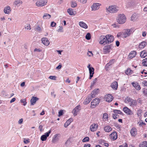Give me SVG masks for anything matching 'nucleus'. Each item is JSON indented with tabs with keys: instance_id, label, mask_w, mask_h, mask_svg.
Returning a JSON list of instances; mask_svg holds the SVG:
<instances>
[{
	"instance_id": "nucleus-1",
	"label": "nucleus",
	"mask_w": 147,
	"mask_h": 147,
	"mask_svg": "<svg viewBox=\"0 0 147 147\" xmlns=\"http://www.w3.org/2000/svg\"><path fill=\"white\" fill-rule=\"evenodd\" d=\"M132 29H125L123 32H119L117 34V36L118 37H121L126 38L130 36L131 34L132 33Z\"/></svg>"
},
{
	"instance_id": "nucleus-2",
	"label": "nucleus",
	"mask_w": 147,
	"mask_h": 147,
	"mask_svg": "<svg viewBox=\"0 0 147 147\" xmlns=\"http://www.w3.org/2000/svg\"><path fill=\"white\" fill-rule=\"evenodd\" d=\"M126 19V17L124 14H119L117 17L116 20L119 24H123L125 22Z\"/></svg>"
},
{
	"instance_id": "nucleus-3",
	"label": "nucleus",
	"mask_w": 147,
	"mask_h": 147,
	"mask_svg": "<svg viewBox=\"0 0 147 147\" xmlns=\"http://www.w3.org/2000/svg\"><path fill=\"white\" fill-rule=\"evenodd\" d=\"M106 10L107 11H108L111 13H115L119 10L118 7L115 5H112L109 6L108 7H106Z\"/></svg>"
},
{
	"instance_id": "nucleus-4",
	"label": "nucleus",
	"mask_w": 147,
	"mask_h": 147,
	"mask_svg": "<svg viewBox=\"0 0 147 147\" xmlns=\"http://www.w3.org/2000/svg\"><path fill=\"white\" fill-rule=\"evenodd\" d=\"M34 2H36V5L38 7H42L46 5L47 2V0H33Z\"/></svg>"
},
{
	"instance_id": "nucleus-5",
	"label": "nucleus",
	"mask_w": 147,
	"mask_h": 147,
	"mask_svg": "<svg viewBox=\"0 0 147 147\" xmlns=\"http://www.w3.org/2000/svg\"><path fill=\"white\" fill-rule=\"evenodd\" d=\"M106 36L101 35L99 38V43L100 44L105 45L107 44Z\"/></svg>"
},
{
	"instance_id": "nucleus-6",
	"label": "nucleus",
	"mask_w": 147,
	"mask_h": 147,
	"mask_svg": "<svg viewBox=\"0 0 147 147\" xmlns=\"http://www.w3.org/2000/svg\"><path fill=\"white\" fill-rule=\"evenodd\" d=\"M100 99L98 98H95L91 102L90 107L92 108H95L100 102Z\"/></svg>"
},
{
	"instance_id": "nucleus-7",
	"label": "nucleus",
	"mask_w": 147,
	"mask_h": 147,
	"mask_svg": "<svg viewBox=\"0 0 147 147\" xmlns=\"http://www.w3.org/2000/svg\"><path fill=\"white\" fill-rule=\"evenodd\" d=\"M107 39V44H108L112 42L114 40L113 36L111 34H107L106 35Z\"/></svg>"
},
{
	"instance_id": "nucleus-8",
	"label": "nucleus",
	"mask_w": 147,
	"mask_h": 147,
	"mask_svg": "<svg viewBox=\"0 0 147 147\" xmlns=\"http://www.w3.org/2000/svg\"><path fill=\"white\" fill-rule=\"evenodd\" d=\"M111 49V45H107L103 48V53L104 54L109 53Z\"/></svg>"
},
{
	"instance_id": "nucleus-9",
	"label": "nucleus",
	"mask_w": 147,
	"mask_h": 147,
	"mask_svg": "<svg viewBox=\"0 0 147 147\" xmlns=\"http://www.w3.org/2000/svg\"><path fill=\"white\" fill-rule=\"evenodd\" d=\"M101 4L99 3H93V5L91 6L92 11H96L98 10L99 8V6L101 5Z\"/></svg>"
},
{
	"instance_id": "nucleus-10",
	"label": "nucleus",
	"mask_w": 147,
	"mask_h": 147,
	"mask_svg": "<svg viewBox=\"0 0 147 147\" xmlns=\"http://www.w3.org/2000/svg\"><path fill=\"white\" fill-rule=\"evenodd\" d=\"M80 105H78L72 111V113L73 114L74 116H75L77 115V113L80 110Z\"/></svg>"
},
{
	"instance_id": "nucleus-11",
	"label": "nucleus",
	"mask_w": 147,
	"mask_h": 147,
	"mask_svg": "<svg viewBox=\"0 0 147 147\" xmlns=\"http://www.w3.org/2000/svg\"><path fill=\"white\" fill-rule=\"evenodd\" d=\"M123 110L125 113L128 115H130L133 114V112L131 110L127 107H124L123 108Z\"/></svg>"
},
{
	"instance_id": "nucleus-12",
	"label": "nucleus",
	"mask_w": 147,
	"mask_h": 147,
	"mask_svg": "<svg viewBox=\"0 0 147 147\" xmlns=\"http://www.w3.org/2000/svg\"><path fill=\"white\" fill-rule=\"evenodd\" d=\"M104 98L106 101L108 102H111L113 99V97L111 94L105 95Z\"/></svg>"
},
{
	"instance_id": "nucleus-13",
	"label": "nucleus",
	"mask_w": 147,
	"mask_h": 147,
	"mask_svg": "<svg viewBox=\"0 0 147 147\" xmlns=\"http://www.w3.org/2000/svg\"><path fill=\"white\" fill-rule=\"evenodd\" d=\"M98 127L97 124L94 123L91 125L90 127V129L91 131L93 132L96 130Z\"/></svg>"
},
{
	"instance_id": "nucleus-14",
	"label": "nucleus",
	"mask_w": 147,
	"mask_h": 147,
	"mask_svg": "<svg viewBox=\"0 0 147 147\" xmlns=\"http://www.w3.org/2000/svg\"><path fill=\"white\" fill-rule=\"evenodd\" d=\"M42 43L45 45L47 46L49 45L50 42L47 38H43L41 39Z\"/></svg>"
},
{
	"instance_id": "nucleus-15",
	"label": "nucleus",
	"mask_w": 147,
	"mask_h": 147,
	"mask_svg": "<svg viewBox=\"0 0 147 147\" xmlns=\"http://www.w3.org/2000/svg\"><path fill=\"white\" fill-rule=\"evenodd\" d=\"M130 132L132 136H135L137 134V129L135 127H133L131 129Z\"/></svg>"
},
{
	"instance_id": "nucleus-16",
	"label": "nucleus",
	"mask_w": 147,
	"mask_h": 147,
	"mask_svg": "<svg viewBox=\"0 0 147 147\" xmlns=\"http://www.w3.org/2000/svg\"><path fill=\"white\" fill-rule=\"evenodd\" d=\"M110 138L113 140H116L117 138V135L116 131H114L110 135Z\"/></svg>"
},
{
	"instance_id": "nucleus-17",
	"label": "nucleus",
	"mask_w": 147,
	"mask_h": 147,
	"mask_svg": "<svg viewBox=\"0 0 147 147\" xmlns=\"http://www.w3.org/2000/svg\"><path fill=\"white\" fill-rule=\"evenodd\" d=\"M23 3L22 1L21 0H16L13 2V5L15 7H19Z\"/></svg>"
},
{
	"instance_id": "nucleus-18",
	"label": "nucleus",
	"mask_w": 147,
	"mask_h": 147,
	"mask_svg": "<svg viewBox=\"0 0 147 147\" xmlns=\"http://www.w3.org/2000/svg\"><path fill=\"white\" fill-rule=\"evenodd\" d=\"M111 86L114 90H117L118 87L117 82L116 81H114L111 84Z\"/></svg>"
},
{
	"instance_id": "nucleus-19",
	"label": "nucleus",
	"mask_w": 147,
	"mask_h": 147,
	"mask_svg": "<svg viewBox=\"0 0 147 147\" xmlns=\"http://www.w3.org/2000/svg\"><path fill=\"white\" fill-rule=\"evenodd\" d=\"M38 98L36 97L32 96V98L30 100L31 105H34L36 101L38 100Z\"/></svg>"
},
{
	"instance_id": "nucleus-20",
	"label": "nucleus",
	"mask_w": 147,
	"mask_h": 147,
	"mask_svg": "<svg viewBox=\"0 0 147 147\" xmlns=\"http://www.w3.org/2000/svg\"><path fill=\"white\" fill-rule=\"evenodd\" d=\"M3 11L4 13L5 14H9L11 11L10 7L9 6H7L4 8Z\"/></svg>"
},
{
	"instance_id": "nucleus-21",
	"label": "nucleus",
	"mask_w": 147,
	"mask_h": 147,
	"mask_svg": "<svg viewBox=\"0 0 147 147\" xmlns=\"http://www.w3.org/2000/svg\"><path fill=\"white\" fill-rule=\"evenodd\" d=\"M131 84L136 90H139L140 89L141 87L140 86L137 82L135 83L132 82Z\"/></svg>"
},
{
	"instance_id": "nucleus-22",
	"label": "nucleus",
	"mask_w": 147,
	"mask_h": 147,
	"mask_svg": "<svg viewBox=\"0 0 147 147\" xmlns=\"http://www.w3.org/2000/svg\"><path fill=\"white\" fill-rule=\"evenodd\" d=\"M99 90L98 89H94L91 93V96L92 98H94L96 95L99 92Z\"/></svg>"
},
{
	"instance_id": "nucleus-23",
	"label": "nucleus",
	"mask_w": 147,
	"mask_h": 147,
	"mask_svg": "<svg viewBox=\"0 0 147 147\" xmlns=\"http://www.w3.org/2000/svg\"><path fill=\"white\" fill-rule=\"evenodd\" d=\"M91 95L88 96L84 101V104L86 105L88 104L92 100V98Z\"/></svg>"
},
{
	"instance_id": "nucleus-24",
	"label": "nucleus",
	"mask_w": 147,
	"mask_h": 147,
	"mask_svg": "<svg viewBox=\"0 0 147 147\" xmlns=\"http://www.w3.org/2000/svg\"><path fill=\"white\" fill-rule=\"evenodd\" d=\"M59 134H55L52 140V142L53 143H55L56 141H57L59 140Z\"/></svg>"
},
{
	"instance_id": "nucleus-25",
	"label": "nucleus",
	"mask_w": 147,
	"mask_h": 147,
	"mask_svg": "<svg viewBox=\"0 0 147 147\" xmlns=\"http://www.w3.org/2000/svg\"><path fill=\"white\" fill-rule=\"evenodd\" d=\"M67 11L69 14L71 16L74 15L76 13V12L75 11H74L73 9L71 8L68 9H67Z\"/></svg>"
},
{
	"instance_id": "nucleus-26",
	"label": "nucleus",
	"mask_w": 147,
	"mask_h": 147,
	"mask_svg": "<svg viewBox=\"0 0 147 147\" xmlns=\"http://www.w3.org/2000/svg\"><path fill=\"white\" fill-rule=\"evenodd\" d=\"M138 16L137 14L134 13L131 17V20L133 21H135L138 19Z\"/></svg>"
},
{
	"instance_id": "nucleus-27",
	"label": "nucleus",
	"mask_w": 147,
	"mask_h": 147,
	"mask_svg": "<svg viewBox=\"0 0 147 147\" xmlns=\"http://www.w3.org/2000/svg\"><path fill=\"white\" fill-rule=\"evenodd\" d=\"M137 104L138 103L137 101L133 99L129 105L130 106L134 107V106H136Z\"/></svg>"
},
{
	"instance_id": "nucleus-28",
	"label": "nucleus",
	"mask_w": 147,
	"mask_h": 147,
	"mask_svg": "<svg viewBox=\"0 0 147 147\" xmlns=\"http://www.w3.org/2000/svg\"><path fill=\"white\" fill-rule=\"evenodd\" d=\"M79 24L80 26L82 28L86 29L88 27L87 25L82 22H79Z\"/></svg>"
},
{
	"instance_id": "nucleus-29",
	"label": "nucleus",
	"mask_w": 147,
	"mask_h": 147,
	"mask_svg": "<svg viewBox=\"0 0 147 147\" xmlns=\"http://www.w3.org/2000/svg\"><path fill=\"white\" fill-rule=\"evenodd\" d=\"M89 70L90 74V76L89 78L90 79H91L93 77V75L94 73V69L93 67H92V68H89Z\"/></svg>"
},
{
	"instance_id": "nucleus-30",
	"label": "nucleus",
	"mask_w": 147,
	"mask_h": 147,
	"mask_svg": "<svg viewBox=\"0 0 147 147\" xmlns=\"http://www.w3.org/2000/svg\"><path fill=\"white\" fill-rule=\"evenodd\" d=\"M73 119L72 118H70L64 124V126L67 127V126L73 121Z\"/></svg>"
},
{
	"instance_id": "nucleus-31",
	"label": "nucleus",
	"mask_w": 147,
	"mask_h": 147,
	"mask_svg": "<svg viewBox=\"0 0 147 147\" xmlns=\"http://www.w3.org/2000/svg\"><path fill=\"white\" fill-rule=\"evenodd\" d=\"M136 53V52L135 51H131L128 55V57L130 59L132 58L135 57Z\"/></svg>"
},
{
	"instance_id": "nucleus-32",
	"label": "nucleus",
	"mask_w": 147,
	"mask_h": 147,
	"mask_svg": "<svg viewBox=\"0 0 147 147\" xmlns=\"http://www.w3.org/2000/svg\"><path fill=\"white\" fill-rule=\"evenodd\" d=\"M132 99V98L129 97H127L125 99L124 102L125 103H129V105Z\"/></svg>"
},
{
	"instance_id": "nucleus-33",
	"label": "nucleus",
	"mask_w": 147,
	"mask_h": 147,
	"mask_svg": "<svg viewBox=\"0 0 147 147\" xmlns=\"http://www.w3.org/2000/svg\"><path fill=\"white\" fill-rule=\"evenodd\" d=\"M146 42L143 41L140 43L139 46V47L140 48L143 49L146 46Z\"/></svg>"
},
{
	"instance_id": "nucleus-34",
	"label": "nucleus",
	"mask_w": 147,
	"mask_h": 147,
	"mask_svg": "<svg viewBox=\"0 0 147 147\" xmlns=\"http://www.w3.org/2000/svg\"><path fill=\"white\" fill-rule=\"evenodd\" d=\"M111 128L109 125L105 126L104 127V130L106 132H109L111 131Z\"/></svg>"
},
{
	"instance_id": "nucleus-35",
	"label": "nucleus",
	"mask_w": 147,
	"mask_h": 147,
	"mask_svg": "<svg viewBox=\"0 0 147 147\" xmlns=\"http://www.w3.org/2000/svg\"><path fill=\"white\" fill-rule=\"evenodd\" d=\"M147 55L146 52L145 51H142L141 52L140 56L142 58H144Z\"/></svg>"
},
{
	"instance_id": "nucleus-36",
	"label": "nucleus",
	"mask_w": 147,
	"mask_h": 147,
	"mask_svg": "<svg viewBox=\"0 0 147 147\" xmlns=\"http://www.w3.org/2000/svg\"><path fill=\"white\" fill-rule=\"evenodd\" d=\"M71 6L72 7H75L77 5V4L76 1L74 0L71 1Z\"/></svg>"
},
{
	"instance_id": "nucleus-37",
	"label": "nucleus",
	"mask_w": 147,
	"mask_h": 147,
	"mask_svg": "<svg viewBox=\"0 0 147 147\" xmlns=\"http://www.w3.org/2000/svg\"><path fill=\"white\" fill-rule=\"evenodd\" d=\"M51 18V15L48 13H45L43 16L44 19H49Z\"/></svg>"
},
{
	"instance_id": "nucleus-38",
	"label": "nucleus",
	"mask_w": 147,
	"mask_h": 147,
	"mask_svg": "<svg viewBox=\"0 0 147 147\" xmlns=\"http://www.w3.org/2000/svg\"><path fill=\"white\" fill-rule=\"evenodd\" d=\"M139 147H147V142L144 141L142 144H140Z\"/></svg>"
},
{
	"instance_id": "nucleus-39",
	"label": "nucleus",
	"mask_w": 147,
	"mask_h": 147,
	"mask_svg": "<svg viewBox=\"0 0 147 147\" xmlns=\"http://www.w3.org/2000/svg\"><path fill=\"white\" fill-rule=\"evenodd\" d=\"M114 60L112 59L107 64L106 66L105 67H108L109 66L113 64L114 62Z\"/></svg>"
},
{
	"instance_id": "nucleus-40",
	"label": "nucleus",
	"mask_w": 147,
	"mask_h": 147,
	"mask_svg": "<svg viewBox=\"0 0 147 147\" xmlns=\"http://www.w3.org/2000/svg\"><path fill=\"white\" fill-rule=\"evenodd\" d=\"M142 64L143 66H147V58H146L142 60Z\"/></svg>"
},
{
	"instance_id": "nucleus-41",
	"label": "nucleus",
	"mask_w": 147,
	"mask_h": 147,
	"mask_svg": "<svg viewBox=\"0 0 147 147\" xmlns=\"http://www.w3.org/2000/svg\"><path fill=\"white\" fill-rule=\"evenodd\" d=\"M91 37V34L89 33H87L85 36L86 39L88 40L90 39Z\"/></svg>"
},
{
	"instance_id": "nucleus-42",
	"label": "nucleus",
	"mask_w": 147,
	"mask_h": 147,
	"mask_svg": "<svg viewBox=\"0 0 147 147\" xmlns=\"http://www.w3.org/2000/svg\"><path fill=\"white\" fill-rule=\"evenodd\" d=\"M97 80V78H95L93 81L92 83H91V85L90 86V88H92L93 86H94V85L95 84V83L96 82Z\"/></svg>"
},
{
	"instance_id": "nucleus-43",
	"label": "nucleus",
	"mask_w": 147,
	"mask_h": 147,
	"mask_svg": "<svg viewBox=\"0 0 147 147\" xmlns=\"http://www.w3.org/2000/svg\"><path fill=\"white\" fill-rule=\"evenodd\" d=\"M47 139V137L45 136V135H42L40 138V139L42 141L46 140Z\"/></svg>"
},
{
	"instance_id": "nucleus-44",
	"label": "nucleus",
	"mask_w": 147,
	"mask_h": 147,
	"mask_svg": "<svg viewBox=\"0 0 147 147\" xmlns=\"http://www.w3.org/2000/svg\"><path fill=\"white\" fill-rule=\"evenodd\" d=\"M113 112L115 113H117L118 114H121L122 113V112L121 111L117 110H114Z\"/></svg>"
},
{
	"instance_id": "nucleus-45",
	"label": "nucleus",
	"mask_w": 147,
	"mask_h": 147,
	"mask_svg": "<svg viewBox=\"0 0 147 147\" xmlns=\"http://www.w3.org/2000/svg\"><path fill=\"white\" fill-rule=\"evenodd\" d=\"M89 140V138L88 137H86L84 138L82 140V141L83 142H88Z\"/></svg>"
},
{
	"instance_id": "nucleus-46",
	"label": "nucleus",
	"mask_w": 147,
	"mask_h": 147,
	"mask_svg": "<svg viewBox=\"0 0 147 147\" xmlns=\"http://www.w3.org/2000/svg\"><path fill=\"white\" fill-rule=\"evenodd\" d=\"M25 28L26 29L30 30L31 29L30 26V24H27L26 25L25 27Z\"/></svg>"
},
{
	"instance_id": "nucleus-47",
	"label": "nucleus",
	"mask_w": 147,
	"mask_h": 147,
	"mask_svg": "<svg viewBox=\"0 0 147 147\" xmlns=\"http://www.w3.org/2000/svg\"><path fill=\"white\" fill-rule=\"evenodd\" d=\"M20 102H21V103H23V105H24L25 106L26 105L27 102H26V99H21L20 100Z\"/></svg>"
},
{
	"instance_id": "nucleus-48",
	"label": "nucleus",
	"mask_w": 147,
	"mask_h": 147,
	"mask_svg": "<svg viewBox=\"0 0 147 147\" xmlns=\"http://www.w3.org/2000/svg\"><path fill=\"white\" fill-rule=\"evenodd\" d=\"M59 28L57 30V31L58 32H63V28L62 27L59 26Z\"/></svg>"
},
{
	"instance_id": "nucleus-49",
	"label": "nucleus",
	"mask_w": 147,
	"mask_h": 147,
	"mask_svg": "<svg viewBox=\"0 0 147 147\" xmlns=\"http://www.w3.org/2000/svg\"><path fill=\"white\" fill-rule=\"evenodd\" d=\"M142 111L141 109L138 110L137 112V114L138 116H140L142 113Z\"/></svg>"
},
{
	"instance_id": "nucleus-50",
	"label": "nucleus",
	"mask_w": 147,
	"mask_h": 147,
	"mask_svg": "<svg viewBox=\"0 0 147 147\" xmlns=\"http://www.w3.org/2000/svg\"><path fill=\"white\" fill-rule=\"evenodd\" d=\"M131 70L130 69L128 68L127 69V71H125V73L126 74L128 75L131 73Z\"/></svg>"
},
{
	"instance_id": "nucleus-51",
	"label": "nucleus",
	"mask_w": 147,
	"mask_h": 147,
	"mask_svg": "<svg viewBox=\"0 0 147 147\" xmlns=\"http://www.w3.org/2000/svg\"><path fill=\"white\" fill-rule=\"evenodd\" d=\"M35 30L37 31H42V29L40 27L38 26L36 28Z\"/></svg>"
},
{
	"instance_id": "nucleus-52",
	"label": "nucleus",
	"mask_w": 147,
	"mask_h": 147,
	"mask_svg": "<svg viewBox=\"0 0 147 147\" xmlns=\"http://www.w3.org/2000/svg\"><path fill=\"white\" fill-rule=\"evenodd\" d=\"M103 118L104 119H107V118H108V114L106 113H104L103 115Z\"/></svg>"
},
{
	"instance_id": "nucleus-53",
	"label": "nucleus",
	"mask_w": 147,
	"mask_h": 147,
	"mask_svg": "<svg viewBox=\"0 0 147 147\" xmlns=\"http://www.w3.org/2000/svg\"><path fill=\"white\" fill-rule=\"evenodd\" d=\"M49 78L51 80H55L56 79V77L55 76H50L49 77Z\"/></svg>"
},
{
	"instance_id": "nucleus-54",
	"label": "nucleus",
	"mask_w": 147,
	"mask_h": 147,
	"mask_svg": "<svg viewBox=\"0 0 147 147\" xmlns=\"http://www.w3.org/2000/svg\"><path fill=\"white\" fill-rule=\"evenodd\" d=\"M24 142L25 144L28 143L30 142L29 139H28L27 140H26L25 139H24Z\"/></svg>"
},
{
	"instance_id": "nucleus-55",
	"label": "nucleus",
	"mask_w": 147,
	"mask_h": 147,
	"mask_svg": "<svg viewBox=\"0 0 147 147\" xmlns=\"http://www.w3.org/2000/svg\"><path fill=\"white\" fill-rule=\"evenodd\" d=\"M51 133V130H49L47 132L45 133V136L47 137L49 136V134Z\"/></svg>"
},
{
	"instance_id": "nucleus-56",
	"label": "nucleus",
	"mask_w": 147,
	"mask_h": 147,
	"mask_svg": "<svg viewBox=\"0 0 147 147\" xmlns=\"http://www.w3.org/2000/svg\"><path fill=\"white\" fill-rule=\"evenodd\" d=\"M56 25V23L53 22H51V26L52 27H54Z\"/></svg>"
},
{
	"instance_id": "nucleus-57",
	"label": "nucleus",
	"mask_w": 147,
	"mask_h": 147,
	"mask_svg": "<svg viewBox=\"0 0 147 147\" xmlns=\"http://www.w3.org/2000/svg\"><path fill=\"white\" fill-rule=\"evenodd\" d=\"M138 124H139V126H141L143 124H144L142 122V121H141L138 123Z\"/></svg>"
},
{
	"instance_id": "nucleus-58",
	"label": "nucleus",
	"mask_w": 147,
	"mask_h": 147,
	"mask_svg": "<svg viewBox=\"0 0 147 147\" xmlns=\"http://www.w3.org/2000/svg\"><path fill=\"white\" fill-rule=\"evenodd\" d=\"M23 122V119H20L19 121H18V123L19 124H21Z\"/></svg>"
},
{
	"instance_id": "nucleus-59",
	"label": "nucleus",
	"mask_w": 147,
	"mask_h": 147,
	"mask_svg": "<svg viewBox=\"0 0 147 147\" xmlns=\"http://www.w3.org/2000/svg\"><path fill=\"white\" fill-rule=\"evenodd\" d=\"M58 113V116L60 117V116L62 115L63 113V111L62 110H61Z\"/></svg>"
},
{
	"instance_id": "nucleus-60",
	"label": "nucleus",
	"mask_w": 147,
	"mask_h": 147,
	"mask_svg": "<svg viewBox=\"0 0 147 147\" xmlns=\"http://www.w3.org/2000/svg\"><path fill=\"white\" fill-rule=\"evenodd\" d=\"M118 116V115L116 114H113V117L114 119H116L117 118V116Z\"/></svg>"
},
{
	"instance_id": "nucleus-61",
	"label": "nucleus",
	"mask_w": 147,
	"mask_h": 147,
	"mask_svg": "<svg viewBox=\"0 0 147 147\" xmlns=\"http://www.w3.org/2000/svg\"><path fill=\"white\" fill-rule=\"evenodd\" d=\"M88 56H92L93 54L92 52L91 51H89L88 53Z\"/></svg>"
},
{
	"instance_id": "nucleus-62",
	"label": "nucleus",
	"mask_w": 147,
	"mask_h": 147,
	"mask_svg": "<svg viewBox=\"0 0 147 147\" xmlns=\"http://www.w3.org/2000/svg\"><path fill=\"white\" fill-rule=\"evenodd\" d=\"M62 67V65L61 64L59 65L58 66L56 67L57 69H60Z\"/></svg>"
},
{
	"instance_id": "nucleus-63",
	"label": "nucleus",
	"mask_w": 147,
	"mask_h": 147,
	"mask_svg": "<svg viewBox=\"0 0 147 147\" xmlns=\"http://www.w3.org/2000/svg\"><path fill=\"white\" fill-rule=\"evenodd\" d=\"M119 147H128V145L127 144L125 143V145H120Z\"/></svg>"
},
{
	"instance_id": "nucleus-64",
	"label": "nucleus",
	"mask_w": 147,
	"mask_h": 147,
	"mask_svg": "<svg viewBox=\"0 0 147 147\" xmlns=\"http://www.w3.org/2000/svg\"><path fill=\"white\" fill-rule=\"evenodd\" d=\"M90 144H86L84 145V147H90Z\"/></svg>"
}]
</instances>
